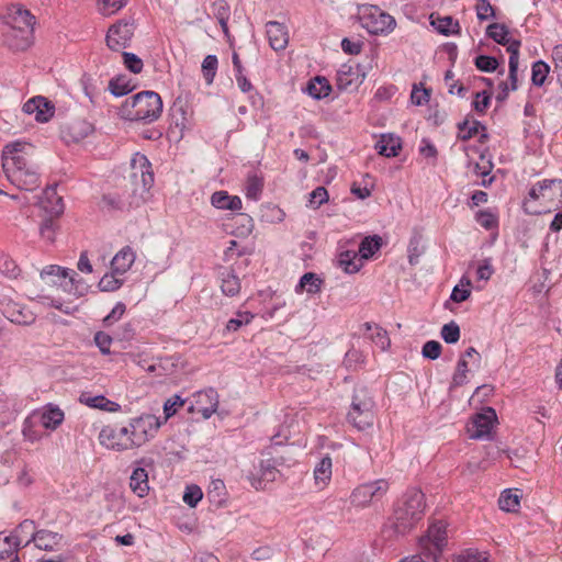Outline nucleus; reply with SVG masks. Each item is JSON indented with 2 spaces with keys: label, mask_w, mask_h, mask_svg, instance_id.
<instances>
[{
  "label": "nucleus",
  "mask_w": 562,
  "mask_h": 562,
  "mask_svg": "<svg viewBox=\"0 0 562 562\" xmlns=\"http://www.w3.org/2000/svg\"><path fill=\"white\" fill-rule=\"evenodd\" d=\"M162 106L161 97L157 92L144 90L127 98L117 114L125 121L150 124L160 117Z\"/></svg>",
  "instance_id": "f257e3e1"
},
{
  "label": "nucleus",
  "mask_w": 562,
  "mask_h": 562,
  "mask_svg": "<svg viewBox=\"0 0 562 562\" xmlns=\"http://www.w3.org/2000/svg\"><path fill=\"white\" fill-rule=\"evenodd\" d=\"M562 206V179H544L535 183L522 202L526 214L538 215Z\"/></svg>",
  "instance_id": "f03ea898"
},
{
  "label": "nucleus",
  "mask_w": 562,
  "mask_h": 562,
  "mask_svg": "<svg viewBox=\"0 0 562 562\" xmlns=\"http://www.w3.org/2000/svg\"><path fill=\"white\" fill-rule=\"evenodd\" d=\"M425 508L424 493L416 487L408 488L394 508L392 519L395 532H409L423 519Z\"/></svg>",
  "instance_id": "7ed1b4c3"
},
{
  "label": "nucleus",
  "mask_w": 562,
  "mask_h": 562,
  "mask_svg": "<svg viewBox=\"0 0 562 562\" xmlns=\"http://www.w3.org/2000/svg\"><path fill=\"white\" fill-rule=\"evenodd\" d=\"M374 400L371 391L364 385L353 389L351 404L347 414V420L358 430H366L373 426Z\"/></svg>",
  "instance_id": "20e7f679"
},
{
  "label": "nucleus",
  "mask_w": 562,
  "mask_h": 562,
  "mask_svg": "<svg viewBox=\"0 0 562 562\" xmlns=\"http://www.w3.org/2000/svg\"><path fill=\"white\" fill-rule=\"evenodd\" d=\"M359 20L361 26L372 35H387L396 27L394 16L375 4L360 5Z\"/></svg>",
  "instance_id": "39448f33"
},
{
  "label": "nucleus",
  "mask_w": 562,
  "mask_h": 562,
  "mask_svg": "<svg viewBox=\"0 0 562 562\" xmlns=\"http://www.w3.org/2000/svg\"><path fill=\"white\" fill-rule=\"evenodd\" d=\"M34 149L33 145L26 142H12L4 146L2 151V168L7 178L11 180L12 172L30 168L35 164L27 157Z\"/></svg>",
  "instance_id": "423d86ee"
},
{
  "label": "nucleus",
  "mask_w": 562,
  "mask_h": 562,
  "mask_svg": "<svg viewBox=\"0 0 562 562\" xmlns=\"http://www.w3.org/2000/svg\"><path fill=\"white\" fill-rule=\"evenodd\" d=\"M34 149L33 145L26 142H12L4 146L2 151V168L7 178L11 180L12 172L30 168L35 164L27 157Z\"/></svg>",
  "instance_id": "0eeeda50"
},
{
  "label": "nucleus",
  "mask_w": 562,
  "mask_h": 562,
  "mask_svg": "<svg viewBox=\"0 0 562 562\" xmlns=\"http://www.w3.org/2000/svg\"><path fill=\"white\" fill-rule=\"evenodd\" d=\"M131 424V442L130 446L135 445L136 449L144 446L146 442L151 440L158 432L159 428L164 424L160 417L153 414L144 413L137 417H133L130 420Z\"/></svg>",
  "instance_id": "6e6552de"
},
{
  "label": "nucleus",
  "mask_w": 562,
  "mask_h": 562,
  "mask_svg": "<svg viewBox=\"0 0 562 562\" xmlns=\"http://www.w3.org/2000/svg\"><path fill=\"white\" fill-rule=\"evenodd\" d=\"M131 424L117 427L115 425H106L102 427L99 432L98 439L102 447L116 452L136 449L135 445L130 446L131 442Z\"/></svg>",
  "instance_id": "1a4fd4ad"
},
{
  "label": "nucleus",
  "mask_w": 562,
  "mask_h": 562,
  "mask_svg": "<svg viewBox=\"0 0 562 562\" xmlns=\"http://www.w3.org/2000/svg\"><path fill=\"white\" fill-rule=\"evenodd\" d=\"M46 202L43 203L44 210L49 213V217L43 220L40 226L41 236L49 243L55 240L56 233V221L55 217H58L64 212V203L60 196H56V189L54 187H48L44 191Z\"/></svg>",
  "instance_id": "9d476101"
},
{
  "label": "nucleus",
  "mask_w": 562,
  "mask_h": 562,
  "mask_svg": "<svg viewBox=\"0 0 562 562\" xmlns=\"http://www.w3.org/2000/svg\"><path fill=\"white\" fill-rule=\"evenodd\" d=\"M389 490V482L380 479L363 483L351 493L350 499L355 506L364 507L373 501H379Z\"/></svg>",
  "instance_id": "9b49d317"
},
{
  "label": "nucleus",
  "mask_w": 562,
  "mask_h": 562,
  "mask_svg": "<svg viewBox=\"0 0 562 562\" xmlns=\"http://www.w3.org/2000/svg\"><path fill=\"white\" fill-rule=\"evenodd\" d=\"M446 544L447 526L442 521L431 524L427 530L426 537L420 539V546L429 548V551L425 553V555L430 560H438Z\"/></svg>",
  "instance_id": "f8f14e48"
},
{
  "label": "nucleus",
  "mask_w": 562,
  "mask_h": 562,
  "mask_svg": "<svg viewBox=\"0 0 562 562\" xmlns=\"http://www.w3.org/2000/svg\"><path fill=\"white\" fill-rule=\"evenodd\" d=\"M134 23L127 20H121L113 24L106 34V46L113 52H120L131 45L134 35Z\"/></svg>",
  "instance_id": "ddd939ff"
},
{
  "label": "nucleus",
  "mask_w": 562,
  "mask_h": 562,
  "mask_svg": "<svg viewBox=\"0 0 562 562\" xmlns=\"http://www.w3.org/2000/svg\"><path fill=\"white\" fill-rule=\"evenodd\" d=\"M0 311L11 323L22 326H29L36 319V316L32 311L11 299H3L0 301Z\"/></svg>",
  "instance_id": "4468645a"
},
{
  "label": "nucleus",
  "mask_w": 562,
  "mask_h": 562,
  "mask_svg": "<svg viewBox=\"0 0 562 562\" xmlns=\"http://www.w3.org/2000/svg\"><path fill=\"white\" fill-rule=\"evenodd\" d=\"M495 419L496 413L492 407H487L483 413L475 414L471 423V428H469L471 432L470 438H490Z\"/></svg>",
  "instance_id": "2eb2a0df"
},
{
  "label": "nucleus",
  "mask_w": 562,
  "mask_h": 562,
  "mask_svg": "<svg viewBox=\"0 0 562 562\" xmlns=\"http://www.w3.org/2000/svg\"><path fill=\"white\" fill-rule=\"evenodd\" d=\"M131 175L135 184L142 182L144 191H148L154 183V173L151 171V164L145 155L136 154L132 159Z\"/></svg>",
  "instance_id": "dca6fc26"
},
{
  "label": "nucleus",
  "mask_w": 562,
  "mask_h": 562,
  "mask_svg": "<svg viewBox=\"0 0 562 562\" xmlns=\"http://www.w3.org/2000/svg\"><path fill=\"white\" fill-rule=\"evenodd\" d=\"M35 16L21 4H12L8 8L5 15V24L9 29L14 30H33L35 25Z\"/></svg>",
  "instance_id": "f3484780"
},
{
  "label": "nucleus",
  "mask_w": 562,
  "mask_h": 562,
  "mask_svg": "<svg viewBox=\"0 0 562 562\" xmlns=\"http://www.w3.org/2000/svg\"><path fill=\"white\" fill-rule=\"evenodd\" d=\"M35 420L45 429L56 430L65 419V413L55 404H46L42 409L32 413Z\"/></svg>",
  "instance_id": "a211bd4d"
},
{
  "label": "nucleus",
  "mask_w": 562,
  "mask_h": 562,
  "mask_svg": "<svg viewBox=\"0 0 562 562\" xmlns=\"http://www.w3.org/2000/svg\"><path fill=\"white\" fill-rule=\"evenodd\" d=\"M359 65L351 66L344 64L337 71L336 85L341 91H353L363 81L364 74L360 72Z\"/></svg>",
  "instance_id": "6ab92c4d"
},
{
  "label": "nucleus",
  "mask_w": 562,
  "mask_h": 562,
  "mask_svg": "<svg viewBox=\"0 0 562 562\" xmlns=\"http://www.w3.org/2000/svg\"><path fill=\"white\" fill-rule=\"evenodd\" d=\"M23 111L27 114H34L37 122L45 123L53 117L55 106L46 98L37 95L24 103Z\"/></svg>",
  "instance_id": "aec40b11"
},
{
  "label": "nucleus",
  "mask_w": 562,
  "mask_h": 562,
  "mask_svg": "<svg viewBox=\"0 0 562 562\" xmlns=\"http://www.w3.org/2000/svg\"><path fill=\"white\" fill-rule=\"evenodd\" d=\"M48 277L58 278V280H61L60 285H63L65 289L67 288L68 284H70L69 291H71L72 288H75L76 293L78 292L77 283L81 281V278H79L78 273L75 270L63 268L57 265H50L45 267L41 271V278L43 280H46Z\"/></svg>",
  "instance_id": "412c9836"
},
{
  "label": "nucleus",
  "mask_w": 562,
  "mask_h": 562,
  "mask_svg": "<svg viewBox=\"0 0 562 562\" xmlns=\"http://www.w3.org/2000/svg\"><path fill=\"white\" fill-rule=\"evenodd\" d=\"M10 181L19 189L33 191L40 186L38 167L34 165L21 171L12 172Z\"/></svg>",
  "instance_id": "4be33fe9"
},
{
  "label": "nucleus",
  "mask_w": 562,
  "mask_h": 562,
  "mask_svg": "<svg viewBox=\"0 0 562 562\" xmlns=\"http://www.w3.org/2000/svg\"><path fill=\"white\" fill-rule=\"evenodd\" d=\"M64 537L58 532H54L46 529H41L32 533L31 539L27 541H33L35 547L44 550V551H55L61 544Z\"/></svg>",
  "instance_id": "5701e85b"
},
{
  "label": "nucleus",
  "mask_w": 562,
  "mask_h": 562,
  "mask_svg": "<svg viewBox=\"0 0 562 562\" xmlns=\"http://www.w3.org/2000/svg\"><path fill=\"white\" fill-rule=\"evenodd\" d=\"M7 45L13 50H25L34 41L33 30H14L9 29L4 34Z\"/></svg>",
  "instance_id": "b1692460"
},
{
  "label": "nucleus",
  "mask_w": 562,
  "mask_h": 562,
  "mask_svg": "<svg viewBox=\"0 0 562 562\" xmlns=\"http://www.w3.org/2000/svg\"><path fill=\"white\" fill-rule=\"evenodd\" d=\"M198 412L202 414L203 418H210L218 407V394L210 387L205 391H200L196 394Z\"/></svg>",
  "instance_id": "393cba45"
},
{
  "label": "nucleus",
  "mask_w": 562,
  "mask_h": 562,
  "mask_svg": "<svg viewBox=\"0 0 562 562\" xmlns=\"http://www.w3.org/2000/svg\"><path fill=\"white\" fill-rule=\"evenodd\" d=\"M266 27L270 47L274 50L284 49L289 41L288 31L284 24L277 21H270L267 23Z\"/></svg>",
  "instance_id": "a878e982"
},
{
  "label": "nucleus",
  "mask_w": 562,
  "mask_h": 562,
  "mask_svg": "<svg viewBox=\"0 0 562 562\" xmlns=\"http://www.w3.org/2000/svg\"><path fill=\"white\" fill-rule=\"evenodd\" d=\"M79 402L90 408H98L104 412L116 413L121 411V405L106 398L104 395L92 396L89 392H82Z\"/></svg>",
  "instance_id": "bb28decb"
},
{
  "label": "nucleus",
  "mask_w": 562,
  "mask_h": 562,
  "mask_svg": "<svg viewBox=\"0 0 562 562\" xmlns=\"http://www.w3.org/2000/svg\"><path fill=\"white\" fill-rule=\"evenodd\" d=\"M375 149L381 156L396 157L402 149V139L394 134H382L375 144Z\"/></svg>",
  "instance_id": "cd10ccee"
},
{
  "label": "nucleus",
  "mask_w": 562,
  "mask_h": 562,
  "mask_svg": "<svg viewBox=\"0 0 562 562\" xmlns=\"http://www.w3.org/2000/svg\"><path fill=\"white\" fill-rule=\"evenodd\" d=\"M520 41L514 40L509 43L507 47V52L509 53V60H508V80L510 82L509 89L512 91L517 90V72H518V64H519V48H520Z\"/></svg>",
  "instance_id": "c85d7f7f"
},
{
  "label": "nucleus",
  "mask_w": 562,
  "mask_h": 562,
  "mask_svg": "<svg viewBox=\"0 0 562 562\" xmlns=\"http://www.w3.org/2000/svg\"><path fill=\"white\" fill-rule=\"evenodd\" d=\"M211 204L220 210L238 211L241 209V199L229 195L227 191H216L211 196Z\"/></svg>",
  "instance_id": "c756f323"
},
{
  "label": "nucleus",
  "mask_w": 562,
  "mask_h": 562,
  "mask_svg": "<svg viewBox=\"0 0 562 562\" xmlns=\"http://www.w3.org/2000/svg\"><path fill=\"white\" fill-rule=\"evenodd\" d=\"M134 261L135 254L131 247L126 246L122 248L112 259L111 270L122 276L132 267Z\"/></svg>",
  "instance_id": "7c9ffc66"
},
{
  "label": "nucleus",
  "mask_w": 562,
  "mask_h": 562,
  "mask_svg": "<svg viewBox=\"0 0 562 562\" xmlns=\"http://www.w3.org/2000/svg\"><path fill=\"white\" fill-rule=\"evenodd\" d=\"M358 252L353 250H342L337 256V266L341 268L346 273H356L358 272L363 262L361 258H358Z\"/></svg>",
  "instance_id": "2f4dec72"
},
{
  "label": "nucleus",
  "mask_w": 562,
  "mask_h": 562,
  "mask_svg": "<svg viewBox=\"0 0 562 562\" xmlns=\"http://www.w3.org/2000/svg\"><path fill=\"white\" fill-rule=\"evenodd\" d=\"M130 487L138 496L144 497L149 491L148 473L144 468L137 467L130 477Z\"/></svg>",
  "instance_id": "473e14b6"
},
{
  "label": "nucleus",
  "mask_w": 562,
  "mask_h": 562,
  "mask_svg": "<svg viewBox=\"0 0 562 562\" xmlns=\"http://www.w3.org/2000/svg\"><path fill=\"white\" fill-rule=\"evenodd\" d=\"M241 284L239 278L233 269L224 268L221 272V290L226 296H235L240 292Z\"/></svg>",
  "instance_id": "72a5a7b5"
},
{
  "label": "nucleus",
  "mask_w": 562,
  "mask_h": 562,
  "mask_svg": "<svg viewBox=\"0 0 562 562\" xmlns=\"http://www.w3.org/2000/svg\"><path fill=\"white\" fill-rule=\"evenodd\" d=\"M324 280L318 274L306 272L301 277L295 291L297 293L306 291L308 294H317L321 292Z\"/></svg>",
  "instance_id": "f704fd0d"
},
{
  "label": "nucleus",
  "mask_w": 562,
  "mask_h": 562,
  "mask_svg": "<svg viewBox=\"0 0 562 562\" xmlns=\"http://www.w3.org/2000/svg\"><path fill=\"white\" fill-rule=\"evenodd\" d=\"M312 98L316 100L324 99L329 95L331 86L329 81L322 76L311 79L305 90Z\"/></svg>",
  "instance_id": "c9c22d12"
},
{
  "label": "nucleus",
  "mask_w": 562,
  "mask_h": 562,
  "mask_svg": "<svg viewBox=\"0 0 562 562\" xmlns=\"http://www.w3.org/2000/svg\"><path fill=\"white\" fill-rule=\"evenodd\" d=\"M383 239L379 235H372L364 237L360 245L358 254L361 260H368L372 258L382 247Z\"/></svg>",
  "instance_id": "e433bc0d"
},
{
  "label": "nucleus",
  "mask_w": 562,
  "mask_h": 562,
  "mask_svg": "<svg viewBox=\"0 0 562 562\" xmlns=\"http://www.w3.org/2000/svg\"><path fill=\"white\" fill-rule=\"evenodd\" d=\"M470 115H468L462 122L457 124L458 128V139L467 142L474 137L480 131H485L486 126L480 121L473 120L472 125L470 126Z\"/></svg>",
  "instance_id": "4c0bfd02"
},
{
  "label": "nucleus",
  "mask_w": 562,
  "mask_h": 562,
  "mask_svg": "<svg viewBox=\"0 0 562 562\" xmlns=\"http://www.w3.org/2000/svg\"><path fill=\"white\" fill-rule=\"evenodd\" d=\"M333 462L331 458L327 454L323 457L314 469V479L317 485H326L331 477Z\"/></svg>",
  "instance_id": "58836bf2"
},
{
  "label": "nucleus",
  "mask_w": 562,
  "mask_h": 562,
  "mask_svg": "<svg viewBox=\"0 0 562 562\" xmlns=\"http://www.w3.org/2000/svg\"><path fill=\"white\" fill-rule=\"evenodd\" d=\"M135 89L132 80L126 76H116L109 81V90L114 97H123Z\"/></svg>",
  "instance_id": "ea45409f"
},
{
  "label": "nucleus",
  "mask_w": 562,
  "mask_h": 562,
  "mask_svg": "<svg viewBox=\"0 0 562 562\" xmlns=\"http://www.w3.org/2000/svg\"><path fill=\"white\" fill-rule=\"evenodd\" d=\"M363 327L367 331L373 330L370 335V339L383 351L387 350L391 345V340L387 331L379 325H372L371 323H364Z\"/></svg>",
  "instance_id": "a19ab883"
},
{
  "label": "nucleus",
  "mask_w": 562,
  "mask_h": 562,
  "mask_svg": "<svg viewBox=\"0 0 562 562\" xmlns=\"http://www.w3.org/2000/svg\"><path fill=\"white\" fill-rule=\"evenodd\" d=\"M101 206L109 212H124L131 209V204L126 203L117 193L103 194L101 199Z\"/></svg>",
  "instance_id": "79ce46f5"
},
{
  "label": "nucleus",
  "mask_w": 562,
  "mask_h": 562,
  "mask_svg": "<svg viewBox=\"0 0 562 562\" xmlns=\"http://www.w3.org/2000/svg\"><path fill=\"white\" fill-rule=\"evenodd\" d=\"M508 27L502 23H492L486 27V35L499 45L507 46L513 40L508 38Z\"/></svg>",
  "instance_id": "37998d69"
},
{
  "label": "nucleus",
  "mask_w": 562,
  "mask_h": 562,
  "mask_svg": "<svg viewBox=\"0 0 562 562\" xmlns=\"http://www.w3.org/2000/svg\"><path fill=\"white\" fill-rule=\"evenodd\" d=\"M434 27L443 35L457 34L460 31V25L458 21H454L452 16H438L436 20L431 21Z\"/></svg>",
  "instance_id": "c03bdc74"
},
{
  "label": "nucleus",
  "mask_w": 562,
  "mask_h": 562,
  "mask_svg": "<svg viewBox=\"0 0 562 562\" xmlns=\"http://www.w3.org/2000/svg\"><path fill=\"white\" fill-rule=\"evenodd\" d=\"M72 142H80L93 132V126L87 121H76L68 126Z\"/></svg>",
  "instance_id": "a18cd8bd"
},
{
  "label": "nucleus",
  "mask_w": 562,
  "mask_h": 562,
  "mask_svg": "<svg viewBox=\"0 0 562 562\" xmlns=\"http://www.w3.org/2000/svg\"><path fill=\"white\" fill-rule=\"evenodd\" d=\"M550 72V66L543 60H537L531 67V82L536 87H541Z\"/></svg>",
  "instance_id": "49530a36"
},
{
  "label": "nucleus",
  "mask_w": 562,
  "mask_h": 562,
  "mask_svg": "<svg viewBox=\"0 0 562 562\" xmlns=\"http://www.w3.org/2000/svg\"><path fill=\"white\" fill-rule=\"evenodd\" d=\"M475 221L486 231L498 227V216L491 210H480L475 214Z\"/></svg>",
  "instance_id": "de8ad7c7"
},
{
  "label": "nucleus",
  "mask_w": 562,
  "mask_h": 562,
  "mask_svg": "<svg viewBox=\"0 0 562 562\" xmlns=\"http://www.w3.org/2000/svg\"><path fill=\"white\" fill-rule=\"evenodd\" d=\"M263 189V180L257 175H250L246 182V196L250 200H259Z\"/></svg>",
  "instance_id": "09e8293b"
},
{
  "label": "nucleus",
  "mask_w": 562,
  "mask_h": 562,
  "mask_svg": "<svg viewBox=\"0 0 562 562\" xmlns=\"http://www.w3.org/2000/svg\"><path fill=\"white\" fill-rule=\"evenodd\" d=\"M119 273L113 270L111 273H105L98 283L100 291L113 292L119 290L123 285V280L117 278Z\"/></svg>",
  "instance_id": "8fccbe9b"
},
{
  "label": "nucleus",
  "mask_w": 562,
  "mask_h": 562,
  "mask_svg": "<svg viewBox=\"0 0 562 562\" xmlns=\"http://www.w3.org/2000/svg\"><path fill=\"white\" fill-rule=\"evenodd\" d=\"M468 361L467 359H464L463 357H460L458 363H457V368H456V371L452 375V381H451V384H450V390L454 389V387H459V386H462L463 384H465L468 382Z\"/></svg>",
  "instance_id": "3c124183"
},
{
  "label": "nucleus",
  "mask_w": 562,
  "mask_h": 562,
  "mask_svg": "<svg viewBox=\"0 0 562 562\" xmlns=\"http://www.w3.org/2000/svg\"><path fill=\"white\" fill-rule=\"evenodd\" d=\"M218 60L215 55H207L202 61V74L205 82L212 85L216 75Z\"/></svg>",
  "instance_id": "603ef678"
},
{
  "label": "nucleus",
  "mask_w": 562,
  "mask_h": 562,
  "mask_svg": "<svg viewBox=\"0 0 562 562\" xmlns=\"http://www.w3.org/2000/svg\"><path fill=\"white\" fill-rule=\"evenodd\" d=\"M498 505L504 512H516L519 507V497L510 490H505L498 498Z\"/></svg>",
  "instance_id": "864d4df0"
},
{
  "label": "nucleus",
  "mask_w": 562,
  "mask_h": 562,
  "mask_svg": "<svg viewBox=\"0 0 562 562\" xmlns=\"http://www.w3.org/2000/svg\"><path fill=\"white\" fill-rule=\"evenodd\" d=\"M186 400L181 398V396L178 394H175L173 396L169 397L164 404L165 416L161 419V422H164L165 424L170 417H172L178 412V408L183 406Z\"/></svg>",
  "instance_id": "5fc2aeb1"
},
{
  "label": "nucleus",
  "mask_w": 562,
  "mask_h": 562,
  "mask_svg": "<svg viewBox=\"0 0 562 562\" xmlns=\"http://www.w3.org/2000/svg\"><path fill=\"white\" fill-rule=\"evenodd\" d=\"M279 474L277 462L274 460H262L260 463V480L265 482H273Z\"/></svg>",
  "instance_id": "6e6d98bb"
},
{
  "label": "nucleus",
  "mask_w": 562,
  "mask_h": 562,
  "mask_svg": "<svg viewBox=\"0 0 562 562\" xmlns=\"http://www.w3.org/2000/svg\"><path fill=\"white\" fill-rule=\"evenodd\" d=\"M492 93L483 90L474 94L472 102L473 110L479 114H485L491 104Z\"/></svg>",
  "instance_id": "4d7b16f0"
},
{
  "label": "nucleus",
  "mask_w": 562,
  "mask_h": 562,
  "mask_svg": "<svg viewBox=\"0 0 562 562\" xmlns=\"http://www.w3.org/2000/svg\"><path fill=\"white\" fill-rule=\"evenodd\" d=\"M255 315L250 312L238 311L235 318H231L226 324L228 331H237L243 325H248Z\"/></svg>",
  "instance_id": "13d9d810"
},
{
  "label": "nucleus",
  "mask_w": 562,
  "mask_h": 562,
  "mask_svg": "<svg viewBox=\"0 0 562 562\" xmlns=\"http://www.w3.org/2000/svg\"><path fill=\"white\" fill-rule=\"evenodd\" d=\"M454 562H488V555L476 549H467L454 559Z\"/></svg>",
  "instance_id": "bf43d9fd"
},
{
  "label": "nucleus",
  "mask_w": 562,
  "mask_h": 562,
  "mask_svg": "<svg viewBox=\"0 0 562 562\" xmlns=\"http://www.w3.org/2000/svg\"><path fill=\"white\" fill-rule=\"evenodd\" d=\"M475 67L483 72H493L497 69L499 63L497 58L488 55H479L474 58Z\"/></svg>",
  "instance_id": "052dcab7"
},
{
  "label": "nucleus",
  "mask_w": 562,
  "mask_h": 562,
  "mask_svg": "<svg viewBox=\"0 0 562 562\" xmlns=\"http://www.w3.org/2000/svg\"><path fill=\"white\" fill-rule=\"evenodd\" d=\"M440 334L447 344H456L460 339V327L452 321L441 327Z\"/></svg>",
  "instance_id": "680f3d73"
},
{
  "label": "nucleus",
  "mask_w": 562,
  "mask_h": 562,
  "mask_svg": "<svg viewBox=\"0 0 562 562\" xmlns=\"http://www.w3.org/2000/svg\"><path fill=\"white\" fill-rule=\"evenodd\" d=\"M123 64L133 74L142 72L144 64L143 60L134 53L123 52Z\"/></svg>",
  "instance_id": "e2e57ef3"
},
{
  "label": "nucleus",
  "mask_w": 562,
  "mask_h": 562,
  "mask_svg": "<svg viewBox=\"0 0 562 562\" xmlns=\"http://www.w3.org/2000/svg\"><path fill=\"white\" fill-rule=\"evenodd\" d=\"M36 424L38 423L35 420L32 414L29 417H26L23 423L22 434L24 438L31 442L41 439V434L35 429Z\"/></svg>",
  "instance_id": "0e129e2a"
},
{
  "label": "nucleus",
  "mask_w": 562,
  "mask_h": 562,
  "mask_svg": "<svg viewBox=\"0 0 562 562\" xmlns=\"http://www.w3.org/2000/svg\"><path fill=\"white\" fill-rule=\"evenodd\" d=\"M202 497L203 493L201 487L195 484H192L187 486L182 499L188 506L193 508L198 505Z\"/></svg>",
  "instance_id": "69168bd1"
},
{
  "label": "nucleus",
  "mask_w": 562,
  "mask_h": 562,
  "mask_svg": "<svg viewBox=\"0 0 562 562\" xmlns=\"http://www.w3.org/2000/svg\"><path fill=\"white\" fill-rule=\"evenodd\" d=\"M407 251L408 262L411 265H416L418 262V258L423 254V248L420 247V236L414 235L411 237Z\"/></svg>",
  "instance_id": "338daca9"
},
{
  "label": "nucleus",
  "mask_w": 562,
  "mask_h": 562,
  "mask_svg": "<svg viewBox=\"0 0 562 562\" xmlns=\"http://www.w3.org/2000/svg\"><path fill=\"white\" fill-rule=\"evenodd\" d=\"M442 347L437 340H428L424 344L422 355L426 359L436 360L440 357Z\"/></svg>",
  "instance_id": "774afa93"
}]
</instances>
